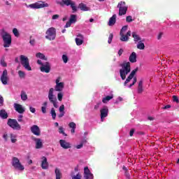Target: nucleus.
I'll list each match as a JSON object with an SVG mask.
<instances>
[{
  "instance_id": "nucleus-45",
  "label": "nucleus",
  "mask_w": 179,
  "mask_h": 179,
  "mask_svg": "<svg viewBox=\"0 0 179 179\" xmlns=\"http://www.w3.org/2000/svg\"><path fill=\"white\" fill-rule=\"evenodd\" d=\"M85 179H93V175L92 173H88L87 175H84Z\"/></svg>"
},
{
  "instance_id": "nucleus-13",
  "label": "nucleus",
  "mask_w": 179,
  "mask_h": 179,
  "mask_svg": "<svg viewBox=\"0 0 179 179\" xmlns=\"http://www.w3.org/2000/svg\"><path fill=\"white\" fill-rule=\"evenodd\" d=\"M8 70L5 69L3 71V73L0 78L1 82L3 83V85H8Z\"/></svg>"
},
{
  "instance_id": "nucleus-30",
  "label": "nucleus",
  "mask_w": 179,
  "mask_h": 179,
  "mask_svg": "<svg viewBox=\"0 0 179 179\" xmlns=\"http://www.w3.org/2000/svg\"><path fill=\"white\" fill-rule=\"evenodd\" d=\"M36 58H40V59H43L44 61H48V58L41 52H38L36 54Z\"/></svg>"
},
{
  "instance_id": "nucleus-29",
  "label": "nucleus",
  "mask_w": 179,
  "mask_h": 179,
  "mask_svg": "<svg viewBox=\"0 0 179 179\" xmlns=\"http://www.w3.org/2000/svg\"><path fill=\"white\" fill-rule=\"evenodd\" d=\"M55 173L56 176V179H62V173H61V170L58 168L55 169Z\"/></svg>"
},
{
  "instance_id": "nucleus-1",
  "label": "nucleus",
  "mask_w": 179,
  "mask_h": 179,
  "mask_svg": "<svg viewBox=\"0 0 179 179\" xmlns=\"http://www.w3.org/2000/svg\"><path fill=\"white\" fill-rule=\"evenodd\" d=\"M122 69H120V78L122 80L127 79V75L131 72V62H124L120 64Z\"/></svg>"
},
{
  "instance_id": "nucleus-33",
  "label": "nucleus",
  "mask_w": 179,
  "mask_h": 179,
  "mask_svg": "<svg viewBox=\"0 0 179 179\" xmlns=\"http://www.w3.org/2000/svg\"><path fill=\"white\" fill-rule=\"evenodd\" d=\"M137 48L138 50H145V43H143L142 41H141L137 44Z\"/></svg>"
},
{
  "instance_id": "nucleus-62",
  "label": "nucleus",
  "mask_w": 179,
  "mask_h": 179,
  "mask_svg": "<svg viewBox=\"0 0 179 179\" xmlns=\"http://www.w3.org/2000/svg\"><path fill=\"white\" fill-rule=\"evenodd\" d=\"M65 115V112H60V114L58 115L59 118H62Z\"/></svg>"
},
{
  "instance_id": "nucleus-8",
  "label": "nucleus",
  "mask_w": 179,
  "mask_h": 179,
  "mask_svg": "<svg viewBox=\"0 0 179 179\" xmlns=\"http://www.w3.org/2000/svg\"><path fill=\"white\" fill-rule=\"evenodd\" d=\"M7 125L10 127V128H12L13 129H16L17 131H20L22 129V127L19 124V122H17V120L15 119H8L7 122Z\"/></svg>"
},
{
  "instance_id": "nucleus-51",
  "label": "nucleus",
  "mask_w": 179,
  "mask_h": 179,
  "mask_svg": "<svg viewBox=\"0 0 179 179\" xmlns=\"http://www.w3.org/2000/svg\"><path fill=\"white\" fill-rule=\"evenodd\" d=\"M100 106H101V101L96 103V104L94 106V110H99Z\"/></svg>"
},
{
  "instance_id": "nucleus-14",
  "label": "nucleus",
  "mask_w": 179,
  "mask_h": 179,
  "mask_svg": "<svg viewBox=\"0 0 179 179\" xmlns=\"http://www.w3.org/2000/svg\"><path fill=\"white\" fill-rule=\"evenodd\" d=\"M101 113V120L103 122V118L108 116V107L103 106L102 109L100 110Z\"/></svg>"
},
{
  "instance_id": "nucleus-31",
  "label": "nucleus",
  "mask_w": 179,
  "mask_h": 179,
  "mask_svg": "<svg viewBox=\"0 0 179 179\" xmlns=\"http://www.w3.org/2000/svg\"><path fill=\"white\" fill-rule=\"evenodd\" d=\"M10 138L12 143H16V142H17V139L16 138H17L16 135L13 134H10Z\"/></svg>"
},
{
  "instance_id": "nucleus-23",
  "label": "nucleus",
  "mask_w": 179,
  "mask_h": 179,
  "mask_svg": "<svg viewBox=\"0 0 179 179\" xmlns=\"http://www.w3.org/2000/svg\"><path fill=\"white\" fill-rule=\"evenodd\" d=\"M117 22V15L114 14L110 19L108 23V26H114Z\"/></svg>"
},
{
  "instance_id": "nucleus-26",
  "label": "nucleus",
  "mask_w": 179,
  "mask_h": 179,
  "mask_svg": "<svg viewBox=\"0 0 179 179\" xmlns=\"http://www.w3.org/2000/svg\"><path fill=\"white\" fill-rule=\"evenodd\" d=\"M132 37L134 38V41L136 43L142 41V38H141V36H139V35H138L136 32H132Z\"/></svg>"
},
{
  "instance_id": "nucleus-38",
  "label": "nucleus",
  "mask_w": 179,
  "mask_h": 179,
  "mask_svg": "<svg viewBox=\"0 0 179 179\" xmlns=\"http://www.w3.org/2000/svg\"><path fill=\"white\" fill-rule=\"evenodd\" d=\"M59 134H62L64 136H68V135L64 131V127H59Z\"/></svg>"
},
{
  "instance_id": "nucleus-3",
  "label": "nucleus",
  "mask_w": 179,
  "mask_h": 179,
  "mask_svg": "<svg viewBox=\"0 0 179 179\" xmlns=\"http://www.w3.org/2000/svg\"><path fill=\"white\" fill-rule=\"evenodd\" d=\"M57 38V29L55 27H50L45 31V38L48 41H54Z\"/></svg>"
},
{
  "instance_id": "nucleus-59",
  "label": "nucleus",
  "mask_w": 179,
  "mask_h": 179,
  "mask_svg": "<svg viewBox=\"0 0 179 179\" xmlns=\"http://www.w3.org/2000/svg\"><path fill=\"white\" fill-rule=\"evenodd\" d=\"M29 111H31V113H32L33 114H34V113H36V108L30 106L29 107Z\"/></svg>"
},
{
  "instance_id": "nucleus-36",
  "label": "nucleus",
  "mask_w": 179,
  "mask_h": 179,
  "mask_svg": "<svg viewBox=\"0 0 179 179\" xmlns=\"http://www.w3.org/2000/svg\"><path fill=\"white\" fill-rule=\"evenodd\" d=\"M50 114L52 115V120H55V118H57V113L55 112V109L54 108H51Z\"/></svg>"
},
{
  "instance_id": "nucleus-63",
  "label": "nucleus",
  "mask_w": 179,
  "mask_h": 179,
  "mask_svg": "<svg viewBox=\"0 0 179 179\" xmlns=\"http://www.w3.org/2000/svg\"><path fill=\"white\" fill-rule=\"evenodd\" d=\"M83 148V143H81L80 145H76V149H82Z\"/></svg>"
},
{
  "instance_id": "nucleus-15",
  "label": "nucleus",
  "mask_w": 179,
  "mask_h": 179,
  "mask_svg": "<svg viewBox=\"0 0 179 179\" xmlns=\"http://www.w3.org/2000/svg\"><path fill=\"white\" fill-rule=\"evenodd\" d=\"M31 132L34 134V135H36V136H40L41 135V131L40 130V127L34 124L31 127Z\"/></svg>"
},
{
  "instance_id": "nucleus-9",
  "label": "nucleus",
  "mask_w": 179,
  "mask_h": 179,
  "mask_svg": "<svg viewBox=\"0 0 179 179\" xmlns=\"http://www.w3.org/2000/svg\"><path fill=\"white\" fill-rule=\"evenodd\" d=\"M48 3L43 1H39L35 3L29 4V7L31 9H41L43 8H48Z\"/></svg>"
},
{
  "instance_id": "nucleus-2",
  "label": "nucleus",
  "mask_w": 179,
  "mask_h": 179,
  "mask_svg": "<svg viewBox=\"0 0 179 179\" xmlns=\"http://www.w3.org/2000/svg\"><path fill=\"white\" fill-rule=\"evenodd\" d=\"M1 35L3 38L4 48H8L10 45H12V36L3 29H1Z\"/></svg>"
},
{
  "instance_id": "nucleus-40",
  "label": "nucleus",
  "mask_w": 179,
  "mask_h": 179,
  "mask_svg": "<svg viewBox=\"0 0 179 179\" xmlns=\"http://www.w3.org/2000/svg\"><path fill=\"white\" fill-rule=\"evenodd\" d=\"M92 172H90V169H89V167L86 166L84 168V176H86L87 174H90Z\"/></svg>"
},
{
  "instance_id": "nucleus-24",
  "label": "nucleus",
  "mask_w": 179,
  "mask_h": 179,
  "mask_svg": "<svg viewBox=\"0 0 179 179\" xmlns=\"http://www.w3.org/2000/svg\"><path fill=\"white\" fill-rule=\"evenodd\" d=\"M78 38H76V43L77 45H82L83 44V36L78 34Z\"/></svg>"
},
{
  "instance_id": "nucleus-43",
  "label": "nucleus",
  "mask_w": 179,
  "mask_h": 179,
  "mask_svg": "<svg viewBox=\"0 0 179 179\" xmlns=\"http://www.w3.org/2000/svg\"><path fill=\"white\" fill-rule=\"evenodd\" d=\"M127 30H128V25L122 27V28L120 30V34H124L125 31H127Z\"/></svg>"
},
{
  "instance_id": "nucleus-20",
  "label": "nucleus",
  "mask_w": 179,
  "mask_h": 179,
  "mask_svg": "<svg viewBox=\"0 0 179 179\" xmlns=\"http://www.w3.org/2000/svg\"><path fill=\"white\" fill-rule=\"evenodd\" d=\"M41 167L43 170L48 169V162H47V157H42Z\"/></svg>"
},
{
  "instance_id": "nucleus-42",
  "label": "nucleus",
  "mask_w": 179,
  "mask_h": 179,
  "mask_svg": "<svg viewBox=\"0 0 179 179\" xmlns=\"http://www.w3.org/2000/svg\"><path fill=\"white\" fill-rule=\"evenodd\" d=\"M62 97H64V94L62 92H59L57 94V99L59 101H62Z\"/></svg>"
},
{
  "instance_id": "nucleus-32",
  "label": "nucleus",
  "mask_w": 179,
  "mask_h": 179,
  "mask_svg": "<svg viewBox=\"0 0 179 179\" xmlns=\"http://www.w3.org/2000/svg\"><path fill=\"white\" fill-rule=\"evenodd\" d=\"M71 179H82V175L79 173L75 175V173H71Z\"/></svg>"
},
{
  "instance_id": "nucleus-61",
  "label": "nucleus",
  "mask_w": 179,
  "mask_h": 179,
  "mask_svg": "<svg viewBox=\"0 0 179 179\" xmlns=\"http://www.w3.org/2000/svg\"><path fill=\"white\" fill-rule=\"evenodd\" d=\"M58 17H59V15L58 14H56V15H52V19L53 20H55L56 19H58Z\"/></svg>"
},
{
  "instance_id": "nucleus-12",
  "label": "nucleus",
  "mask_w": 179,
  "mask_h": 179,
  "mask_svg": "<svg viewBox=\"0 0 179 179\" xmlns=\"http://www.w3.org/2000/svg\"><path fill=\"white\" fill-rule=\"evenodd\" d=\"M78 22V19L76 18V15H71L70 16L69 20L66 23L64 27L67 29L68 27H71V25L73 23H76Z\"/></svg>"
},
{
  "instance_id": "nucleus-44",
  "label": "nucleus",
  "mask_w": 179,
  "mask_h": 179,
  "mask_svg": "<svg viewBox=\"0 0 179 179\" xmlns=\"http://www.w3.org/2000/svg\"><path fill=\"white\" fill-rule=\"evenodd\" d=\"M113 37H114V35L113 34H110L108 36V44H111Z\"/></svg>"
},
{
  "instance_id": "nucleus-18",
  "label": "nucleus",
  "mask_w": 179,
  "mask_h": 179,
  "mask_svg": "<svg viewBox=\"0 0 179 179\" xmlns=\"http://www.w3.org/2000/svg\"><path fill=\"white\" fill-rule=\"evenodd\" d=\"M14 108L15 111H17V113H19V114H23V113H24V107L19 103H14Z\"/></svg>"
},
{
  "instance_id": "nucleus-52",
  "label": "nucleus",
  "mask_w": 179,
  "mask_h": 179,
  "mask_svg": "<svg viewBox=\"0 0 179 179\" xmlns=\"http://www.w3.org/2000/svg\"><path fill=\"white\" fill-rule=\"evenodd\" d=\"M33 36H30V41H29V43L31 44V45H34L35 43H36V40L34 39H31Z\"/></svg>"
},
{
  "instance_id": "nucleus-27",
  "label": "nucleus",
  "mask_w": 179,
  "mask_h": 179,
  "mask_svg": "<svg viewBox=\"0 0 179 179\" xmlns=\"http://www.w3.org/2000/svg\"><path fill=\"white\" fill-rule=\"evenodd\" d=\"M129 60L130 61V62H131V64H135V62H136V52H131L129 57Z\"/></svg>"
},
{
  "instance_id": "nucleus-56",
  "label": "nucleus",
  "mask_w": 179,
  "mask_h": 179,
  "mask_svg": "<svg viewBox=\"0 0 179 179\" xmlns=\"http://www.w3.org/2000/svg\"><path fill=\"white\" fill-rule=\"evenodd\" d=\"M3 106V96L0 95V106Z\"/></svg>"
},
{
  "instance_id": "nucleus-60",
  "label": "nucleus",
  "mask_w": 179,
  "mask_h": 179,
  "mask_svg": "<svg viewBox=\"0 0 179 179\" xmlns=\"http://www.w3.org/2000/svg\"><path fill=\"white\" fill-rule=\"evenodd\" d=\"M135 133V129H131L130 130V132H129V135L130 136H134V134Z\"/></svg>"
},
{
  "instance_id": "nucleus-17",
  "label": "nucleus",
  "mask_w": 179,
  "mask_h": 179,
  "mask_svg": "<svg viewBox=\"0 0 179 179\" xmlns=\"http://www.w3.org/2000/svg\"><path fill=\"white\" fill-rule=\"evenodd\" d=\"M32 141L36 142V149H41V148H43V141H41V138L32 137Z\"/></svg>"
},
{
  "instance_id": "nucleus-49",
  "label": "nucleus",
  "mask_w": 179,
  "mask_h": 179,
  "mask_svg": "<svg viewBox=\"0 0 179 179\" xmlns=\"http://www.w3.org/2000/svg\"><path fill=\"white\" fill-rule=\"evenodd\" d=\"M62 59H63L64 64H66V62H68V56H66V55H63Z\"/></svg>"
},
{
  "instance_id": "nucleus-53",
  "label": "nucleus",
  "mask_w": 179,
  "mask_h": 179,
  "mask_svg": "<svg viewBox=\"0 0 179 179\" xmlns=\"http://www.w3.org/2000/svg\"><path fill=\"white\" fill-rule=\"evenodd\" d=\"M18 122H23V116L22 115H20L17 117Z\"/></svg>"
},
{
  "instance_id": "nucleus-25",
  "label": "nucleus",
  "mask_w": 179,
  "mask_h": 179,
  "mask_svg": "<svg viewBox=\"0 0 179 179\" xmlns=\"http://www.w3.org/2000/svg\"><path fill=\"white\" fill-rule=\"evenodd\" d=\"M64 83H59V84H57L55 87V92H62L64 90Z\"/></svg>"
},
{
  "instance_id": "nucleus-41",
  "label": "nucleus",
  "mask_w": 179,
  "mask_h": 179,
  "mask_svg": "<svg viewBox=\"0 0 179 179\" xmlns=\"http://www.w3.org/2000/svg\"><path fill=\"white\" fill-rule=\"evenodd\" d=\"M13 34H14V36H15V37H19L20 34H19V31L17 30V29L14 28V29H13Z\"/></svg>"
},
{
  "instance_id": "nucleus-6",
  "label": "nucleus",
  "mask_w": 179,
  "mask_h": 179,
  "mask_svg": "<svg viewBox=\"0 0 179 179\" xmlns=\"http://www.w3.org/2000/svg\"><path fill=\"white\" fill-rule=\"evenodd\" d=\"M48 99L49 101L53 104L55 108H58V101H57V96L54 95V88L50 89L48 92Z\"/></svg>"
},
{
  "instance_id": "nucleus-54",
  "label": "nucleus",
  "mask_w": 179,
  "mask_h": 179,
  "mask_svg": "<svg viewBox=\"0 0 179 179\" xmlns=\"http://www.w3.org/2000/svg\"><path fill=\"white\" fill-rule=\"evenodd\" d=\"M8 134L4 133L3 135V138L4 139V141H5L6 142H8Z\"/></svg>"
},
{
  "instance_id": "nucleus-7",
  "label": "nucleus",
  "mask_w": 179,
  "mask_h": 179,
  "mask_svg": "<svg viewBox=\"0 0 179 179\" xmlns=\"http://www.w3.org/2000/svg\"><path fill=\"white\" fill-rule=\"evenodd\" d=\"M12 166L15 169V170H19V171H23L24 170V166L20 163L19 158L14 157L12 159Z\"/></svg>"
},
{
  "instance_id": "nucleus-5",
  "label": "nucleus",
  "mask_w": 179,
  "mask_h": 179,
  "mask_svg": "<svg viewBox=\"0 0 179 179\" xmlns=\"http://www.w3.org/2000/svg\"><path fill=\"white\" fill-rule=\"evenodd\" d=\"M20 61L24 69L27 71H31V66H30V62L28 57L21 55L20 56Z\"/></svg>"
},
{
  "instance_id": "nucleus-39",
  "label": "nucleus",
  "mask_w": 179,
  "mask_h": 179,
  "mask_svg": "<svg viewBox=\"0 0 179 179\" xmlns=\"http://www.w3.org/2000/svg\"><path fill=\"white\" fill-rule=\"evenodd\" d=\"M138 71V67H136L134 70H132L131 73L129 74L130 76H131L132 78H134L135 76V75H136V72Z\"/></svg>"
},
{
  "instance_id": "nucleus-11",
  "label": "nucleus",
  "mask_w": 179,
  "mask_h": 179,
  "mask_svg": "<svg viewBox=\"0 0 179 179\" xmlns=\"http://www.w3.org/2000/svg\"><path fill=\"white\" fill-rule=\"evenodd\" d=\"M40 71L45 72V73H50L51 72V64L48 62H45L44 64L41 66Z\"/></svg>"
},
{
  "instance_id": "nucleus-22",
  "label": "nucleus",
  "mask_w": 179,
  "mask_h": 179,
  "mask_svg": "<svg viewBox=\"0 0 179 179\" xmlns=\"http://www.w3.org/2000/svg\"><path fill=\"white\" fill-rule=\"evenodd\" d=\"M78 8L80 9V10H83V12H87L90 10V8L87 7V6L83 3H79Z\"/></svg>"
},
{
  "instance_id": "nucleus-64",
  "label": "nucleus",
  "mask_w": 179,
  "mask_h": 179,
  "mask_svg": "<svg viewBox=\"0 0 179 179\" xmlns=\"http://www.w3.org/2000/svg\"><path fill=\"white\" fill-rule=\"evenodd\" d=\"M134 77H132L131 76L129 75V76L127 77V78L126 79L127 81L131 82V80H132Z\"/></svg>"
},
{
  "instance_id": "nucleus-47",
  "label": "nucleus",
  "mask_w": 179,
  "mask_h": 179,
  "mask_svg": "<svg viewBox=\"0 0 179 179\" xmlns=\"http://www.w3.org/2000/svg\"><path fill=\"white\" fill-rule=\"evenodd\" d=\"M64 110H65V106L64 105H61L59 108V113H65Z\"/></svg>"
},
{
  "instance_id": "nucleus-37",
  "label": "nucleus",
  "mask_w": 179,
  "mask_h": 179,
  "mask_svg": "<svg viewBox=\"0 0 179 179\" xmlns=\"http://www.w3.org/2000/svg\"><path fill=\"white\" fill-rule=\"evenodd\" d=\"M18 75H19V77L21 78V79H24V78H26V73L22 71H18Z\"/></svg>"
},
{
  "instance_id": "nucleus-35",
  "label": "nucleus",
  "mask_w": 179,
  "mask_h": 179,
  "mask_svg": "<svg viewBox=\"0 0 179 179\" xmlns=\"http://www.w3.org/2000/svg\"><path fill=\"white\" fill-rule=\"evenodd\" d=\"M21 99L23 101H26V100H27V94H26V92L24 91L21 92Z\"/></svg>"
},
{
  "instance_id": "nucleus-48",
  "label": "nucleus",
  "mask_w": 179,
  "mask_h": 179,
  "mask_svg": "<svg viewBox=\"0 0 179 179\" xmlns=\"http://www.w3.org/2000/svg\"><path fill=\"white\" fill-rule=\"evenodd\" d=\"M69 128H71V129L76 128V124H75V122H71L69 123Z\"/></svg>"
},
{
  "instance_id": "nucleus-10",
  "label": "nucleus",
  "mask_w": 179,
  "mask_h": 179,
  "mask_svg": "<svg viewBox=\"0 0 179 179\" xmlns=\"http://www.w3.org/2000/svg\"><path fill=\"white\" fill-rule=\"evenodd\" d=\"M117 8H119V16H122V15H127V10H128V7L126 5L125 1H120L117 4Z\"/></svg>"
},
{
  "instance_id": "nucleus-58",
  "label": "nucleus",
  "mask_w": 179,
  "mask_h": 179,
  "mask_svg": "<svg viewBox=\"0 0 179 179\" xmlns=\"http://www.w3.org/2000/svg\"><path fill=\"white\" fill-rule=\"evenodd\" d=\"M124 52V49L121 48L118 51V55L119 57H121L122 55V53Z\"/></svg>"
},
{
  "instance_id": "nucleus-4",
  "label": "nucleus",
  "mask_w": 179,
  "mask_h": 179,
  "mask_svg": "<svg viewBox=\"0 0 179 179\" xmlns=\"http://www.w3.org/2000/svg\"><path fill=\"white\" fill-rule=\"evenodd\" d=\"M56 3L60 5V6H65V5L66 6H71L73 12H76L78 10V8H76V6H75V2L72 0H62V1H56Z\"/></svg>"
},
{
  "instance_id": "nucleus-34",
  "label": "nucleus",
  "mask_w": 179,
  "mask_h": 179,
  "mask_svg": "<svg viewBox=\"0 0 179 179\" xmlns=\"http://www.w3.org/2000/svg\"><path fill=\"white\" fill-rule=\"evenodd\" d=\"M113 96H106V97L103 98L102 103H107L108 101H110V100H112Z\"/></svg>"
},
{
  "instance_id": "nucleus-21",
  "label": "nucleus",
  "mask_w": 179,
  "mask_h": 179,
  "mask_svg": "<svg viewBox=\"0 0 179 179\" xmlns=\"http://www.w3.org/2000/svg\"><path fill=\"white\" fill-rule=\"evenodd\" d=\"M0 117L1 120H8L9 115H8V112L5 109L0 110Z\"/></svg>"
},
{
  "instance_id": "nucleus-19",
  "label": "nucleus",
  "mask_w": 179,
  "mask_h": 179,
  "mask_svg": "<svg viewBox=\"0 0 179 179\" xmlns=\"http://www.w3.org/2000/svg\"><path fill=\"white\" fill-rule=\"evenodd\" d=\"M59 143L63 149H71V143L66 142L65 140H60Z\"/></svg>"
},
{
  "instance_id": "nucleus-57",
  "label": "nucleus",
  "mask_w": 179,
  "mask_h": 179,
  "mask_svg": "<svg viewBox=\"0 0 179 179\" xmlns=\"http://www.w3.org/2000/svg\"><path fill=\"white\" fill-rule=\"evenodd\" d=\"M1 65L2 66H4V67L8 66V64H6V62H5V60H1Z\"/></svg>"
},
{
  "instance_id": "nucleus-46",
  "label": "nucleus",
  "mask_w": 179,
  "mask_h": 179,
  "mask_svg": "<svg viewBox=\"0 0 179 179\" xmlns=\"http://www.w3.org/2000/svg\"><path fill=\"white\" fill-rule=\"evenodd\" d=\"M126 22H127V23H131V22H134V20H132V16L129 15L126 17Z\"/></svg>"
},
{
  "instance_id": "nucleus-50",
  "label": "nucleus",
  "mask_w": 179,
  "mask_h": 179,
  "mask_svg": "<svg viewBox=\"0 0 179 179\" xmlns=\"http://www.w3.org/2000/svg\"><path fill=\"white\" fill-rule=\"evenodd\" d=\"M172 98H173V101H175V103H179L178 96L173 95L172 96Z\"/></svg>"
},
{
  "instance_id": "nucleus-28",
  "label": "nucleus",
  "mask_w": 179,
  "mask_h": 179,
  "mask_svg": "<svg viewBox=\"0 0 179 179\" xmlns=\"http://www.w3.org/2000/svg\"><path fill=\"white\" fill-rule=\"evenodd\" d=\"M143 92V80H141L138 83V93L141 94Z\"/></svg>"
},
{
  "instance_id": "nucleus-16",
  "label": "nucleus",
  "mask_w": 179,
  "mask_h": 179,
  "mask_svg": "<svg viewBox=\"0 0 179 179\" xmlns=\"http://www.w3.org/2000/svg\"><path fill=\"white\" fill-rule=\"evenodd\" d=\"M129 36H131V31H128L126 35L125 34H120V41L123 42L129 41Z\"/></svg>"
},
{
  "instance_id": "nucleus-55",
  "label": "nucleus",
  "mask_w": 179,
  "mask_h": 179,
  "mask_svg": "<svg viewBox=\"0 0 179 179\" xmlns=\"http://www.w3.org/2000/svg\"><path fill=\"white\" fill-rule=\"evenodd\" d=\"M41 111H42L43 114H45V113H47V107L42 106L41 107Z\"/></svg>"
}]
</instances>
